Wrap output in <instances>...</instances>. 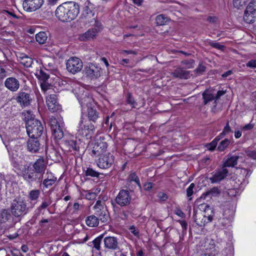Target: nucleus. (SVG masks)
Wrapping results in <instances>:
<instances>
[{"label": "nucleus", "instance_id": "41", "mask_svg": "<svg viewBox=\"0 0 256 256\" xmlns=\"http://www.w3.org/2000/svg\"><path fill=\"white\" fill-rule=\"evenodd\" d=\"M247 1L248 0H233V5L238 9H242L246 6Z\"/></svg>", "mask_w": 256, "mask_h": 256}, {"label": "nucleus", "instance_id": "59", "mask_svg": "<svg viewBox=\"0 0 256 256\" xmlns=\"http://www.w3.org/2000/svg\"><path fill=\"white\" fill-rule=\"evenodd\" d=\"M247 156L254 160L256 159V150H250L247 152Z\"/></svg>", "mask_w": 256, "mask_h": 256}, {"label": "nucleus", "instance_id": "7", "mask_svg": "<svg viewBox=\"0 0 256 256\" xmlns=\"http://www.w3.org/2000/svg\"><path fill=\"white\" fill-rule=\"evenodd\" d=\"M80 12V7L78 4L74 2H65V12L66 14V20L70 22L74 20Z\"/></svg>", "mask_w": 256, "mask_h": 256}, {"label": "nucleus", "instance_id": "54", "mask_svg": "<svg viewBox=\"0 0 256 256\" xmlns=\"http://www.w3.org/2000/svg\"><path fill=\"white\" fill-rule=\"evenodd\" d=\"M96 196V194L94 192H88L86 194L85 198L88 200H94Z\"/></svg>", "mask_w": 256, "mask_h": 256}, {"label": "nucleus", "instance_id": "5", "mask_svg": "<svg viewBox=\"0 0 256 256\" xmlns=\"http://www.w3.org/2000/svg\"><path fill=\"white\" fill-rule=\"evenodd\" d=\"M26 202L18 198L14 199L11 205L12 214L16 217L23 216L27 213Z\"/></svg>", "mask_w": 256, "mask_h": 256}, {"label": "nucleus", "instance_id": "40", "mask_svg": "<svg viewBox=\"0 0 256 256\" xmlns=\"http://www.w3.org/2000/svg\"><path fill=\"white\" fill-rule=\"evenodd\" d=\"M126 103L130 104L132 108H136L137 106L134 98L132 96V94L128 92L126 96Z\"/></svg>", "mask_w": 256, "mask_h": 256}, {"label": "nucleus", "instance_id": "39", "mask_svg": "<svg viewBox=\"0 0 256 256\" xmlns=\"http://www.w3.org/2000/svg\"><path fill=\"white\" fill-rule=\"evenodd\" d=\"M36 75L38 80L42 82H46L50 78L49 74L43 70H40L38 72H37Z\"/></svg>", "mask_w": 256, "mask_h": 256}, {"label": "nucleus", "instance_id": "15", "mask_svg": "<svg viewBox=\"0 0 256 256\" xmlns=\"http://www.w3.org/2000/svg\"><path fill=\"white\" fill-rule=\"evenodd\" d=\"M16 100L21 106L25 107L30 104L32 98L28 93L20 91L18 94Z\"/></svg>", "mask_w": 256, "mask_h": 256}, {"label": "nucleus", "instance_id": "31", "mask_svg": "<svg viewBox=\"0 0 256 256\" xmlns=\"http://www.w3.org/2000/svg\"><path fill=\"white\" fill-rule=\"evenodd\" d=\"M170 20V19L163 14L158 15L156 18V23L158 26L164 25Z\"/></svg>", "mask_w": 256, "mask_h": 256}, {"label": "nucleus", "instance_id": "1", "mask_svg": "<svg viewBox=\"0 0 256 256\" xmlns=\"http://www.w3.org/2000/svg\"><path fill=\"white\" fill-rule=\"evenodd\" d=\"M46 165L42 158L38 159L32 164V166H25L22 170L24 178L28 182L40 181Z\"/></svg>", "mask_w": 256, "mask_h": 256}, {"label": "nucleus", "instance_id": "43", "mask_svg": "<svg viewBox=\"0 0 256 256\" xmlns=\"http://www.w3.org/2000/svg\"><path fill=\"white\" fill-rule=\"evenodd\" d=\"M40 194V190H34L30 192L28 197L32 200H36L38 198Z\"/></svg>", "mask_w": 256, "mask_h": 256}, {"label": "nucleus", "instance_id": "57", "mask_svg": "<svg viewBox=\"0 0 256 256\" xmlns=\"http://www.w3.org/2000/svg\"><path fill=\"white\" fill-rule=\"evenodd\" d=\"M246 65L248 67L252 68H256V60H250L246 64Z\"/></svg>", "mask_w": 256, "mask_h": 256}, {"label": "nucleus", "instance_id": "14", "mask_svg": "<svg viewBox=\"0 0 256 256\" xmlns=\"http://www.w3.org/2000/svg\"><path fill=\"white\" fill-rule=\"evenodd\" d=\"M228 170L222 166V168L218 169V170L216 171L212 176L210 178V180L212 183L220 182L228 176Z\"/></svg>", "mask_w": 256, "mask_h": 256}, {"label": "nucleus", "instance_id": "48", "mask_svg": "<svg viewBox=\"0 0 256 256\" xmlns=\"http://www.w3.org/2000/svg\"><path fill=\"white\" fill-rule=\"evenodd\" d=\"M206 67L202 64H200L194 70V72L198 75H202L206 71Z\"/></svg>", "mask_w": 256, "mask_h": 256}, {"label": "nucleus", "instance_id": "60", "mask_svg": "<svg viewBox=\"0 0 256 256\" xmlns=\"http://www.w3.org/2000/svg\"><path fill=\"white\" fill-rule=\"evenodd\" d=\"M254 128V124H252L250 123L246 124L242 128L243 131H246L248 130H251Z\"/></svg>", "mask_w": 256, "mask_h": 256}, {"label": "nucleus", "instance_id": "35", "mask_svg": "<svg viewBox=\"0 0 256 256\" xmlns=\"http://www.w3.org/2000/svg\"><path fill=\"white\" fill-rule=\"evenodd\" d=\"M230 142L229 139L225 138L220 142L217 148V150L220 152H224L228 148Z\"/></svg>", "mask_w": 256, "mask_h": 256}, {"label": "nucleus", "instance_id": "24", "mask_svg": "<svg viewBox=\"0 0 256 256\" xmlns=\"http://www.w3.org/2000/svg\"><path fill=\"white\" fill-rule=\"evenodd\" d=\"M82 128L84 130L86 136L87 138H92L95 130L94 126L92 123L90 124L89 122L84 125L83 127H82Z\"/></svg>", "mask_w": 256, "mask_h": 256}, {"label": "nucleus", "instance_id": "58", "mask_svg": "<svg viewBox=\"0 0 256 256\" xmlns=\"http://www.w3.org/2000/svg\"><path fill=\"white\" fill-rule=\"evenodd\" d=\"M50 204V200H45L42 202L41 206H40V208L42 209L46 208Z\"/></svg>", "mask_w": 256, "mask_h": 256}, {"label": "nucleus", "instance_id": "47", "mask_svg": "<svg viewBox=\"0 0 256 256\" xmlns=\"http://www.w3.org/2000/svg\"><path fill=\"white\" fill-rule=\"evenodd\" d=\"M208 44L209 46H212V48L221 50H224V45L220 44L219 42H215L211 40H209L208 42Z\"/></svg>", "mask_w": 256, "mask_h": 256}, {"label": "nucleus", "instance_id": "30", "mask_svg": "<svg viewBox=\"0 0 256 256\" xmlns=\"http://www.w3.org/2000/svg\"><path fill=\"white\" fill-rule=\"evenodd\" d=\"M104 238L103 234L100 236L92 242V244L90 246H92L94 250L100 251L102 248L101 244Z\"/></svg>", "mask_w": 256, "mask_h": 256}, {"label": "nucleus", "instance_id": "25", "mask_svg": "<svg viewBox=\"0 0 256 256\" xmlns=\"http://www.w3.org/2000/svg\"><path fill=\"white\" fill-rule=\"evenodd\" d=\"M46 177L43 181V185L46 186V188L52 186L54 184L56 180V178L55 177L52 172H46Z\"/></svg>", "mask_w": 256, "mask_h": 256}, {"label": "nucleus", "instance_id": "51", "mask_svg": "<svg viewBox=\"0 0 256 256\" xmlns=\"http://www.w3.org/2000/svg\"><path fill=\"white\" fill-rule=\"evenodd\" d=\"M128 180L130 182H134L138 186H140L139 178L135 173L131 174L128 176Z\"/></svg>", "mask_w": 256, "mask_h": 256}, {"label": "nucleus", "instance_id": "46", "mask_svg": "<svg viewBox=\"0 0 256 256\" xmlns=\"http://www.w3.org/2000/svg\"><path fill=\"white\" fill-rule=\"evenodd\" d=\"M182 64L186 66L188 68H191L194 66V60L192 59L184 60L181 62Z\"/></svg>", "mask_w": 256, "mask_h": 256}, {"label": "nucleus", "instance_id": "44", "mask_svg": "<svg viewBox=\"0 0 256 256\" xmlns=\"http://www.w3.org/2000/svg\"><path fill=\"white\" fill-rule=\"evenodd\" d=\"M100 174V172L96 171L91 168H88L86 172V176L98 178Z\"/></svg>", "mask_w": 256, "mask_h": 256}, {"label": "nucleus", "instance_id": "38", "mask_svg": "<svg viewBox=\"0 0 256 256\" xmlns=\"http://www.w3.org/2000/svg\"><path fill=\"white\" fill-rule=\"evenodd\" d=\"M62 4L60 5L56 10V16L61 21H64V6Z\"/></svg>", "mask_w": 256, "mask_h": 256}, {"label": "nucleus", "instance_id": "42", "mask_svg": "<svg viewBox=\"0 0 256 256\" xmlns=\"http://www.w3.org/2000/svg\"><path fill=\"white\" fill-rule=\"evenodd\" d=\"M82 14L86 18H90L91 17H94V14L88 6H86L84 8Z\"/></svg>", "mask_w": 256, "mask_h": 256}, {"label": "nucleus", "instance_id": "3", "mask_svg": "<svg viewBox=\"0 0 256 256\" xmlns=\"http://www.w3.org/2000/svg\"><path fill=\"white\" fill-rule=\"evenodd\" d=\"M77 138L74 135L65 131V153L80 156L84 153V150L81 151L78 144Z\"/></svg>", "mask_w": 256, "mask_h": 256}, {"label": "nucleus", "instance_id": "62", "mask_svg": "<svg viewBox=\"0 0 256 256\" xmlns=\"http://www.w3.org/2000/svg\"><path fill=\"white\" fill-rule=\"evenodd\" d=\"M129 230H130V232L134 234V236H138L139 235V232L138 230H136L135 227L134 226H130Z\"/></svg>", "mask_w": 256, "mask_h": 256}, {"label": "nucleus", "instance_id": "28", "mask_svg": "<svg viewBox=\"0 0 256 256\" xmlns=\"http://www.w3.org/2000/svg\"><path fill=\"white\" fill-rule=\"evenodd\" d=\"M100 219L94 215L88 216L86 220V224L90 227H95L98 226Z\"/></svg>", "mask_w": 256, "mask_h": 256}, {"label": "nucleus", "instance_id": "21", "mask_svg": "<svg viewBox=\"0 0 256 256\" xmlns=\"http://www.w3.org/2000/svg\"><path fill=\"white\" fill-rule=\"evenodd\" d=\"M234 214V211L232 208H225L223 212V218L221 219L222 224H228L232 221Z\"/></svg>", "mask_w": 256, "mask_h": 256}, {"label": "nucleus", "instance_id": "36", "mask_svg": "<svg viewBox=\"0 0 256 256\" xmlns=\"http://www.w3.org/2000/svg\"><path fill=\"white\" fill-rule=\"evenodd\" d=\"M88 112L90 120L95 123L98 117L96 110L92 108H90L88 109Z\"/></svg>", "mask_w": 256, "mask_h": 256}, {"label": "nucleus", "instance_id": "45", "mask_svg": "<svg viewBox=\"0 0 256 256\" xmlns=\"http://www.w3.org/2000/svg\"><path fill=\"white\" fill-rule=\"evenodd\" d=\"M218 193H219V191H218V188H214L212 189H211V190L208 191L206 192L203 194H202V196H201V198H206V196H214V194H218Z\"/></svg>", "mask_w": 256, "mask_h": 256}, {"label": "nucleus", "instance_id": "11", "mask_svg": "<svg viewBox=\"0 0 256 256\" xmlns=\"http://www.w3.org/2000/svg\"><path fill=\"white\" fill-rule=\"evenodd\" d=\"M84 74L90 79H96L102 74V69L100 67L93 64L86 66L84 70Z\"/></svg>", "mask_w": 256, "mask_h": 256}, {"label": "nucleus", "instance_id": "22", "mask_svg": "<svg viewBox=\"0 0 256 256\" xmlns=\"http://www.w3.org/2000/svg\"><path fill=\"white\" fill-rule=\"evenodd\" d=\"M40 146L38 138H30L27 142V148L32 152H37L40 148Z\"/></svg>", "mask_w": 256, "mask_h": 256}, {"label": "nucleus", "instance_id": "37", "mask_svg": "<svg viewBox=\"0 0 256 256\" xmlns=\"http://www.w3.org/2000/svg\"><path fill=\"white\" fill-rule=\"evenodd\" d=\"M244 12L256 14V2L252 1L247 6Z\"/></svg>", "mask_w": 256, "mask_h": 256}, {"label": "nucleus", "instance_id": "17", "mask_svg": "<svg viewBox=\"0 0 256 256\" xmlns=\"http://www.w3.org/2000/svg\"><path fill=\"white\" fill-rule=\"evenodd\" d=\"M107 148V144L102 141L94 142L92 153L94 156H102L106 151Z\"/></svg>", "mask_w": 256, "mask_h": 256}, {"label": "nucleus", "instance_id": "50", "mask_svg": "<svg viewBox=\"0 0 256 256\" xmlns=\"http://www.w3.org/2000/svg\"><path fill=\"white\" fill-rule=\"evenodd\" d=\"M43 66H48L49 68L54 65L53 60L50 58H44L42 62Z\"/></svg>", "mask_w": 256, "mask_h": 256}, {"label": "nucleus", "instance_id": "34", "mask_svg": "<svg viewBox=\"0 0 256 256\" xmlns=\"http://www.w3.org/2000/svg\"><path fill=\"white\" fill-rule=\"evenodd\" d=\"M48 38L46 34L44 32H40L36 35V40L40 44H44Z\"/></svg>", "mask_w": 256, "mask_h": 256}, {"label": "nucleus", "instance_id": "16", "mask_svg": "<svg viewBox=\"0 0 256 256\" xmlns=\"http://www.w3.org/2000/svg\"><path fill=\"white\" fill-rule=\"evenodd\" d=\"M46 104L48 110L52 112H56L60 109V106L57 102V97L55 94H50L46 97Z\"/></svg>", "mask_w": 256, "mask_h": 256}, {"label": "nucleus", "instance_id": "55", "mask_svg": "<svg viewBox=\"0 0 256 256\" xmlns=\"http://www.w3.org/2000/svg\"><path fill=\"white\" fill-rule=\"evenodd\" d=\"M226 93V90H220L217 92V94L216 96H214L215 101L214 102V104H216V100H218L220 96L224 95Z\"/></svg>", "mask_w": 256, "mask_h": 256}, {"label": "nucleus", "instance_id": "49", "mask_svg": "<svg viewBox=\"0 0 256 256\" xmlns=\"http://www.w3.org/2000/svg\"><path fill=\"white\" fill-rule=\"evenodd\" d=\"M52 85L46 82H40V88L45 93L48 90L51 88Z\"/></svg>", "mask_w": 256, "mask_h": 256}, {"label": "nucleus", "instance_id": "33", "mask_svg": "<svg viewBox=\"0 0 256 256\" xmlns=\"http://www.w3.org/2000/svg\"><path fill=\"white\" fill-rule=\"evenodd\" d=\"M20 63L24 66L30 67L33 63L32 59L26 55H24L20 58Z\"/></svg>", "mask_w": 256, "mask_h": 256}, {"label": "nucleus", "instance_id": "2", "mask_svg": "<svg viewBox=\"0 0 256 256\" xmlns=\"http://www.w3.org/2000/svg\"><path fill=\"white\" fill-rule=\"evenodd\" d=\"M204 207V210H194V218L196 224L200 227L204 226L207 224L212 221L214 216L212 210L208 204L201 206Z\"/></svg>", "mask_w": 256, "mask_h": 256}, {"label": "nucleus", "instance_id": "8", "mask_svg": "<svg viewBox=\"0 0 256 256\" xmlns=\"http://www.w3.org/2000/svg\"><path fill=\"white\" fill-rule=\"evenodd\" d=\"M105 251H120L118 239L116 236H106L103 240Z\"/></svg>", "mask_w": 256, "mask_h": 256}, {"label": "nucleus", "instance_id": "32", "mask_svg": "<svg viewBox=\"0 0 256 256\" xmlns=\"http://www.w3.org/2000/svg\"><path fill=\"white\" fill-rule=\"evenodd\" d=\"M256 20V14H254L244 12L243 20L246 24H252L255 22Z\"/></svg>", "mask_w": 256, "mask_h": 256}, {"label": "nucleus", "instance_id": "63", "mask_svg": "<svg viewBox=\"0 0 256 256\" xmlns=\"http://www.w3.org/2000/svg\"><path fill=\"white\" fill-rule=\"evenodd\" d=\"M158 196L162 201H165L168 198L166 194L164 192H160L158 194Z\"/></svg>", "mask_w": 256, "mask_h": 256}, {"label": "nucleus", "instance_id": "20", "mask_svg": "<svg viewBox=\"0 0 256 256\" xmlns=\"http://www.w3.org/2000/svg\"><path fill=\"white\" fill-rule=\"evenodd\" d=\"M173 76L180 79H188L190 76V71L186 70L181 68H178L172 73Z\"/></svg>", "mask_w": 256, "mask_h": 256}, {"label": "nucleus", "instance_id": "12", "mask_svg": "<svg viewBox=\"0 0 256 256\" xmlns=\"http://www.w3.org/2000/svg\"><path fill=\"white\" fill-rule=\"evenodd\" d=\"M114 156L108 152L100 156L97 164L100 168H108L114 164Z\"/></svg>", "mask_w": 256, "mask_h": 256}, {"label": "nucleus", "instance_id": "53", "mask_svg": "<svg viewBox=\"0 0 256 256\" xmlns=\"http://www.w3.org/2000/svg\"><path fill=\"white\" fill-rule=\"evenodd\" d=\"M195 186L194 183H192L186 189V196L188 197L192 196L194 193L193 189Z\"/></svg>", "mask_w": 256, "mask_h": 256}, {"label": "nucleus", "instance_id": "29", "mask_svg": "<svg viewBox=\"0 0 256 256\" xmlns=\"http://www.w3.org/2000/svg\"><path fill=\"white\" fill-rule=\"evenodd\" d=\"M202 96L204 100V105L215 100L214 96L208 90H206L202 92Z\"/></svg>", "mask_w": 256, "mask_h": 256}, {"label": "nucleus", "instance_id": "64", "mask_svg": "<svg viewBox=\"0 0 256 256\" xmlns=\"http://www.w3.org/2000/svg\"><path fill=\"white\" fill-rule=\"evenodd\" d=\"M242 129H236L234 131V136L236 138H238L242 136Z\"/></svg>", "mask_w": 256, "mask_h": 256}, {"label": "nucleus", "instance_id": "13", "mask_svg": "<svg viewBox=\"0 0 256 256\" xmlns=\"http://www.w3.org/2000/svg\"><path fill=\"white\" fill-rule=\"evenodd\" d=\"M44 0H24L22 6L26 11L34 12L42 6Z\"/></svg>", "mask_w": 256, "mask_h": 256}, {"label": "nucleus", "instance_id": "56", "mask_svg": "<svg viewBox=\"0 0 256 256\" xmlns=\"http://www.w3.org/2000/svg\"><path fill=\"white\" fill-rule=\"evenodd\" d=\"M222 131L224 132V133H225L226 134L232 132V130L229 125L228 122H227L226 126L224 127Z\"/></svg>", "mask_w": 256, "mask_h": 256}, {"label": "nucleus", "instance_id": "19", "mask_svg": "<svg viewBox=\"0 0 256 256\" xmlns=\"http://www.w3.org/2000/svg\"><path fill=\"white\" fill-rule=\"evenodd\" d=\"M94 216H96L102 222H106L108 220V214L106 207L94 208Z\"/></svg>", "mask_w": 256, "mask_h": 256}, {"label": "nucleus", "instance_id": "18", "mask_svg": "<svg viewBox=\"0 0 256 256\" xmlns=\"http://www.w3.org/2000/svg\"><path fill=\"white\" fill-rule=\"evenodd\" d=\"M5 86L12 92H16L20 87L19 81L13 77L7 78L4 82Z\"/></svg>", "mask_w": 256, "mask_h": 256}, {"label": "nucleus", "instance_id": "61", "mask_svg": "<svg viewBox=\"0 0 256 256\" xmlns=\"http://www.w3.org/2000/svg\"><path fill=\"white\" fill-rule=\"evenodd\" d=\"M114 256H128V252H123L122 250L120 251L116 252Z\"/></svg>", "mask_w": 256, "mask_h": 256}, {"label": "nucleus", "instance_id": "4", "mask_svg": "<svg viewBox=\"0 0 256 256\" xmlns=\"http://www.w3.org/2000/svg\"><path fill=\"white\" fill-rule=\"evenodd\" d=\"M26 126L29 138H39L43 132V126L41 122L34 118L26 120Z\"/></svg>", "mask_w": 256, "mask_h": 256}, {"label": "nucleus", "instance_id": "27", "mask_svg": "<svg viewBox=\"0 0 256 256\" xmlns=\"http://www.w3.org/2000/svg\"><path fill=\"white\" fill-rule=\"evenodd\" d=\"M80 204L78 202H70L68 204L65 213L72 214L76 212L79 209Z\"/></svg>", "mask_w": 256, "mask_h": 256}, {"label": "nucleus", "instance_id": "23", "mask_svg": "<svg viewBox=\"0 0 256 256\" xmlns=\"http://www.w3.org/2000/svg\"><path fill=\"white\" fill-rule=\"evenodd\" d=\"M99 28H94L88 30L84 34L80 36L82 40L86 41L90 39L94 38L96 34L99 32Z\"/></svg>", "mask_w": 256, "mask_h": 256}, {"label": "nucleus", "instance_id": "26", "mask_svg": "<svg viewBox=\"0 0 256 256\" xmlns=\"http://www.w3.org/2000/svg\"><path fill=\"white\" fill-rule=\"evenodd\" d=\"M238 156H230L228 155V158L224 163L222 166H224L226 168L227 167H234L237 164L238 160Z\"/></svg>", "mask_w": 256, "mask_h": 256}, {"label": "nucleus", "instance_id": "6", "mask_svg": "<svg viewBox=\"0 0 256 256\" xmlns=\"http://www.w3.org/2000/svg\"><path fill=\"white\" fill-rule=\"evenodd\" d=\"M131 200L129 191L126 190H121L116 196L114 202L112 201V204L114 208L116 207V204L121 207L126 206L130 204Z\"/></svg>", "mask_w": 256, "mask_h": 256}, {"label": "nucleus", "instance_id": "9", "mask_svg": "<svg viewBox=\"0 0 256 256\" xmlns=\"http://www.w3.org/2000/svg\"><path fill=\"white\" fill-rule=\"evenodd\" d=\"M49 124L51 127L52 136L56 142H58L64 137V134L62 128L54 118H51L49 120Z\"/></svg>", "mask_w": 256, "mask_h": 256}, {"label": "nucleus", "instance_id": "52", "mask_svg": "<svg viewBox=\"0 0 256 256\" xmlns=\"http://www.w3.org/2000/svg\"><path fill=\"white\" fill-rule=\"evenodd\" d=\"M217 146L216 143L215 142H214L213 140L208 144H206L205 146V147L209 150L210 151H213L216 148Z\"/></svg>", "mask_w": 256, "mask_h": 256}, {"label": "nucleus", "instance_id": "10", "mask_svg": "<svg viewBox=\"0 0 256 256\" xmlns=\"http://www.w3.org/2000/svg\"><path fill=\"white\" fill-rule=\"evenodd\" d=\"M66 66L68 71L74 74L82 70L83 63L80 58L72 57L67 60Z\"/></svg>", "mask_w": 256, "mask_h": 256}]
</instances>
